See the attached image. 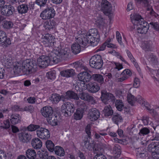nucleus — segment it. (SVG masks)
Listing matches in <instances>:
<instances>
[{
  "instance_id": "1a4fd4ad",
  "label": "nucleus",
  "mask_w": 159,
  "mask_h": 159,
  "mask_svg": "<svg viewBox=\"0 0 159 159\" xmlns=\"http://www.w3.org/2000/svg\"><path fill=\"white\" fill-rule=\"evenodd\" d=\"M149 28V24L144 21L139 22V24L136 25L137 32L141 34H146Z\"/></svg>"
},
{
  "instance_id": "f257e3e1",
  "label": "nucleus",
  "mask_w": 159,
  "mask_h": 159,
  "mask_svg": "<svg viewBox=\"0 0 159 159\" xmlns=\"http://www.w3.org/2000/svg\"><path fill=\"white\" fill-rule=\"evenodd\" d=\"M100 41V36L96 29H91L88 32L79 35L76 39L78 43L82 42V46L84 47L90 43L93 46H96Z\"/></svg>"
},
{
  "instance_id": "9b49d317",
  "label": "nucleus",
  "mask_w": 159,
  "mask_h": 159,
  "mask_svg": "<svg viewBox=\"0 0 159 159\" xmlns=\"http://www.w3.org/2000/svg\"><path fill=\"white\" fill-rule=\"evenodd\" d=\"M3 47L6 48L11 44V41L10 39L7 38V34L5 32L0 31V44H2Z\"/></svg>"
},
{
  "instance_id": "473e14b6",
  "label": "nucleus",
  "mask_w": 159,
  "mask_h": 159,
  "mask_svg": "<svg viewBox=\"0 0 159 159\" xmlns=\"http://www.w3.org/2000/svg\"><path fill=\"white\" fill-rule=\"evenodd\" d=\"M51 118H47V119L48 122L52 126H56L57 125V116L55 115L51 116Z\"/></svg>"
},
{
  "instance_id": "5701e85b",
  "label": "nucleus",
  "mask_w": 159,
  "mask_h": 159,
  "mask_svg": "<svg viewBox=\"0 0 159 159\" xmlns=\"http://www.w3.org/2000/svg\"><path fill=\"white\" fill-rule=\"evenodd\" d=\"M11 57L8 55H3L1 58L2 62L5 66H11L12 65Z\"/></svg>"
},
{
  "instance_id": "393cba45",
  "label": "nucleus",
  "mask_w": 159,
  "mask_h": 159,
  "mask_svg": "<svg viewBox=\"0 0 159 159\" xmlns=\"http://www.w3.org/2000/svg\"><path fill=\"white\" fill-rule=\"evenodd\" d=\"M49 57L50 59V62H52L53 64H57L61 61L59 56L56 54V52L55 53L52 52Z\"/></svg>"
},
{
  "instance_id": "37998d69",
  "label": "nucleus",
  "mask_w": 159,
  "mask_h": 159,
  "mask_svg": "<svg viewBox=\"0 0 159 159\" xmlns=\"http://www.w3.org/2000/svg\"><path fill=\"white\" fill-rule=\"evenodd\" d=\"M2 25L4 28L10 29L12 28L13 24L11 21L6 20L4 21Z\"/></svg>"
},
{
  "instance_id": "9d476101",
  "label": "nucleus",
  "mask_w": 159,
  "mask_h": 159,
  "mask_svg": "<svg viewBox=\"0 0 159 159\" xmlns=\"http://www.w3.org/2000/svg\"><path fill=\"white\" fill-rule=\"evenodd\" d=\"M38 137L43 139H48L50 137V132L48 129L43 127L39 128L36 130Z\"/></svg>"
},
{
  "instance_id": "7c9ffc66",
  "label": "nucleus",
  "mask_w": 159,
  "mask_h": 159,
  "mask_svg": "<svg viewBox=\"0 0 159 159\" xmlns=\"http://www.w3.org/2000/svg\"><path fill=\"white\" fill-rule=\"evenodd\" d=\"M73 64L74 67L78 71L82 69H84L85 70L87 69V68L83 65L82 61H76L73 63Z\"/></svg>"
},
{
  "instance_id": "0eeeda50",
  "label": "nucleus",
  "mask_w": 159,
  "mask_h": 159,
  "mask_svg": "<svg viewBox=\"0 0 159 159\" xmlns=\"http://www.w3.org/2000/svg\"><path fill=\"white\" fill-rule=\"evenodd\" d=\"M34 5V2H31L20 5L17 7L18 11L19 13L25 14L27 13L29 10L33 9Z\"/></svg>"
},
{
  "instance_id": "052dcab7",
  "label": "nucleus",
  "mask_w": 159,
  "mask_h": 159,
  "mask_svg": "<svg viewBox=\"0 0 159 159\" xmlns=\"http://www.w3.org/2000/svg\"><path fill=\"white\" fill-rule=\"evenodd\" d=\"M93 159H107L106 157L102 153H97Z\"/></svg>"
},
{
  "instance_id": "f3484780",
  "label": "nucleus",
  "mask_w": 159,
  "mask_h": 159,
  "mask_svg": "<svg viewBox=\"0 0 159 159\" xmlns=\"http://www.w3.org/2000/svg\"><path fill=\"white\" fill-rule=\"evenodd\" d=\"M100 113L96 108L91 109L88 114V117L91 121L97 120L99 117Z\"/></svg>"
},
{
  "instance_id": "58836bf2",
  "label": "nucleus",
  "mask_w": 159,
  "mask_h": 159,
  "mask_svg": "<svg viewBox=\"0 0 159 159\" xmlns=\"http://www.w3.org/2000/svg\"><path fill=\"white\" fill-rule=\"evenodd\" d=\"M137 2H139L142 4L144 6L146 7L147 11L151 9V6L149 5L148 0H135Z\"/></svg>"
},
{
  "instance_id": "dca6fc26",
  "label": "nucleus",
  "mask_w": 159,
  "mask_h": 159,
  "mask_svg": "<svg viewBox=\"0 0 159 159\" xmlns=\"http://www.w3.org/2000/svg\"><path fill=\"white\" fill-rule=\"evenodd\" d=\"M101 9L104 13H111L112 10V6L111 4L107 0H102L101 4Z\"/></svg>"
},
{
  "instance_id": "a211bd4d",
  "label": "nucleus",
  "mask_w": 159,
  "mask_h": 159,
  "mask_svg": "<svg viewBox=\"0 0 159 159\" xmlns=\"http://www.w3.org/2000/svg\"><path fill=\"white\" fill-rule=\"evenodd\" d=\"M79 96L82 100L91 102L93 104L96 103L94 98L87 93L81 92L79 94Z\"/></svg>"
},
{
  "instance_id": "69168bd1",
  "label": "nucleus",
  "mask_w": 159,
  "mask_h": 159,
  "mask_svg": "<svg viewBox=\"0 0 159 159\" xmlns=\"http://www.w3.org/2000/svg\"><path fill=\"white\" fill-rule=\"evenodd\" d=\"M142 121L145 125H147L149 122V117H144L143 118Z\"/></svg>"
},
{
  "instance_id": "7ed1b4c3",
  "label": "nucleus",
  "mask_w": 159,
  "mask_h": 159,
  "mask_svg": "<svg viewBox=\"0 0 159 159\" xmlns=\"http://www.w3.org/2000/svg\"><path fill=\"white\" fill-rule=\"evenodd\" d=\"M89 64L92 67L98 69H100L103 65L101 57L99 55L93 56L90 59Z\"/></svg>"
},
{
  "instance_id": "5fc2aeb1",
  "label": "nucleus",
  "mask_w": 159,
  "mask_h": 159,
  "mask_svg": "<svg viewBox=\"0 0 159 159\" xmlns=\"http://www.w3.org/2000/svg\"><path fill=\"white\" fill-rule=\"evenodd\" d=\"M50 152H52L54 150L55 154L61 157L65 155L64 150H48Z\"/></svg>"
},
{
  "instance_id": "4468645a",
  "label": "nucleus",
  "mask_w": 159,
  "mask_h": 159,
  "mask_svg": "<svg viewBox=\"0 0 159 159\" xmlns=\"http://www.w3.org/2000/svg\"><path fill=\"white\" fill-rule=\"evenodd\" d=\"M78 78L82 84H85V82H88L90 81L91 79V76L88 72L83 71L78 75Z\"/></svg>"
},
{
  "instance_id": "a19ab883",
  "label": "nucleus",
  "mask_w": 159,
  "mask_h": 159,
  "mask_svg": "<svg viewBox=\"0 0 159 159\" xmlns=\"http://www.w3.org/2000/svg\"><path fill=\"white\" fill-rule=\"evenodd\" d=\"M112 119L113 121L117 125L119 122H121L122 120L121 116L117 113L114 114Z\"/></svg>"
},
{
  "instance_id": "4be33fe9",
  "label": "nucleus",
  "mask_w": 159,
  "mask_h": 159,
  "mask_svg": "<svg viewBox=\"0 0 159 159\" xmlns=\"http://www.w3.org/2000/svg\"><path fill=\"white\" fill-rule=\"evenodd\" d=\"M77 38H76V39ZM76 43H75L72 44L71 46V50L72 52L75 54H76L80 52L81 51L80 47L83 48L85 46H82V42L81 41L80 43H78L76 41Z\"/></svg>"
},
{
  "instance_id": "603ef678",
  "label": "nucleus",
  "mask_w": 159,
  "mask_h": 159,
  "mask_svg": "<svg viewBox=\"0 0 159 159\" xmlns=\"http://www.w3.org/2000/svg\"><path fill=\"white\" fill-rule=\"evenodd\" d=\"M150 132V130L148 128L144 127L140 129L139 134L140 135H147Z\"/></svg>"
},
{
  "instance_id": "20e7f679",
  "label": "nucleus",
  "mask_w": 159,
  "mask_h": 159,
  "mask_svg": "<svg viewBox=\"0 0 159 159\" xmlns=\"http://www.w3.org/2000/svg\"><path fill=\"white\" fill-rule=\"evenodd\" d=\"M74 105L69 102L64 103L61 107L62 113L66 116H70L74 112Z\"/></svg>"
},
{
  "instance_id": "0e129e2a",
  "label": "nucleus",
  "mask_w": 159,
  "mask_h": 159,
  "mask_svg": "<svg viewBox=\"0 0 159 159\" xmlns=\"http://www.w3.org/2000/svg\"><path fill=\"white\" fill-rule=\"evenodd\" d=\"M126 51L127 56L129 58L130 60L132 62H134V61H135V59L133 57L131 52L128 50H126Z\"/></svg>"
},
{
  "instance_id": "aec40b11",
  "label": "nucleus",
  "mask_w": 159,
  "mask_h": 159,
  "mask_svg": "<svg viewBox=\"0 0 159 159\" xmlns=\"http://www.w3.org/2000/svg\"><path fill=\"white\" fill-rule=\"evenodd\" d=\"M56 23L53 20H47L43 24V27L46 30L51 31L55 29Z\"/></svg>"
},
{
  "instance_id": "774afa93",
  "label": "nucleus",
  "mask_w": 159,
  "mask_h": 159,
  "mask_svg": "<svg viewBox=\"0 0 159 159\" xmlns=\"http://www.w3.org/2000/svg\"><path fill=\"white\" fill-rule=\"evenodd\" d=\"M90 126L89 125H88L86 126L85 128V131L86 134H88V137L89 138L91 135V132L90 131Z\"/></svg>"
},
{
  "instance_id": "412c9836",
  "label": "nucleus",
  "mask_w": 159,
  "mask_h": 159,
  "mask_svg": "<svg viewBox=\"0 0 159 159\" xmlns=\"http://www.w3.org/2000/svg\"><path fill=\"white\" fill-rule=\"evenodd\" d=\"M19 138L20 140L23 142H27L31 139V135L27 132L25 131L20 133L19 134Z\"/></svg>"
},
{
  "instance_id": "3c124183",
  "label": "nucleus",
  "mask_w": 159,
  "mask_h": 159,
  "mask_svg": "<svg viewBox=\"0 0 159 159\" xmlns=\"http://www.w3.org/2000/svg\"><path fill=\"white\" fill-rule=\"evenodd\" d=\"M39 127L40 126L39 125L30 124L27 127V129L29 131H32L38 130Z\"/></svg>"
},
{
  "instance_id": "ddd939ff",
  "label": "nucleus",
  "mask_w": 159,
  "mask_h": 159,
  "mask_svg": "<svg viewBox=\"0 0 159 159\" xmlns=\"http://www.w3.org/2000/svg\"><path fill=\"white\" fill-rule=\"evenodd\" d=\"M14 11V7L11 5H4L1 10L2 14L7 16H9L12 15Z\"/></svg>"
},
{
  "instance_id": "6e6d98bb",
  "label": "nucleus",
  "mask_w": 159,
  "mask_h": 159,
  "mask_svg": "<svg viewBox=\"0 0 159 159\" xmlns=\"http://www.w3.org/2000/svg\"><path fill=\"white\" fill-rule=\"evenodd\" d=\"M96 23L98 25L102 26H105L106 25L104 19L101 16H100L98 18L96 21Z\"/></svg>"
},
{
  "instance_id": "bf43d9fd",
  "label": "nucleus",
  "mask_w": 159,
  "mask_h": 159,
  "mask_svg": "<svg viewBox=\"0 0 159 159\" xmlns=\"http://www.w3.org/2000/svg\"><path fill=\"white\" fill-rule=\"evenodd\" d=\"M116 38L119 43L121 45L123 44V43L121 41L122 38L121 35L118 31H117L116 32Z\"/></svg>"
},
{
  "instance_id": "6e6552de",
  "label": "nucleus",
  "mask_w": 159,
  "mask_h": 159,
  "mask_svg": "<svg viewBox=\"0 0 159 159\" xmlns=\"http://www.w3.org/2000/svg\"><path fill=\"white\" fill-rule=\"evenodd\" d=\"M101 98L102 102L105 103L107 101L114 102L115 100V97L112 93L107 92L106 91L103 90L101 92Z\"/></svg>"
},
{
  "instance_id": "680f3d73",
  "label": "nucleus",
  "mask_w": 159,
  "mask_h": 159,
  "mask_svg": "<svg viewBox=\"0 0 159 159\" xmlns=\"http://www.w3.org/2000/svg\"><path fill=\"white\" fill-rule=\"evenodd\" d=\"M47 2V0H36V3L40 7L44 6Z\"/></svg>"
},
{
  "instance_id": "f8f14e48",
  "label": "nucleus",
  "mask_w": 159,
  "mask_h": 159,
  "mask_svg": "<svg viewBox=\"0 0 159 159\" xmlns=\"http://www.w3.org/2000/svg\"><path fill=\"white\" fill-rule=\"evenodd\" d=\"M38 65L42 67H46L50 63V59L49 57L42 55L39 57L37 59Z\"/></svg>"
},
{
  "instance_id": "8fccbe9b",
  "label": "nucleus",
  "mask_w": 159,
  "mask_h": 159,
  "mask_svg": "<svg viewBox=\"0 0 159 159\" xmlns=\"http://www.w3.org/2000/svg\"><path fill=\"white\" fill-rule=\"evenodd\" d=\"M132 74L130 70L126 69L120 74V75H124L125 77H127V79H128L129 77Z\"/></svg>"
},
{
  "instance_id": "e433bc0d",
  "label": "nucleus",
  "mask_w": 159,
  "mask_h": 159,
  "mask_svg": "<svg viewBox=\"0 0 159 159\" xmlns=\"http://www.w3.org/2000/svg\"><path fill=\"white\" fill-rule=\"evenodd\" d=\"M37 154L41 159H47L48 152L45 150H40L38 152Z\"/></svg>"
},
{
  "instance_id": "cd10ccee",
  "label": "nucleus",
  "mask_w": 159,
  "mask_h": 159,
  "mask_svg": "<svg viewBox=\"0 0 159 159\" xmlns=\"http://www.w3.org/2000/svg\"><path fill=\"white\" fill-rule=\"evenodd\" d=\"M31 144L33 147L36 149H39L42 146V142L38 138L33 139L32 141Z\"/></svg>"
},
{
  "instance_id": "f03ea898",
  "label": "nucleus",
  "mask_w": 159,
  "mask_h": 159,
  "mask_svg": "<svg viewBox=\"0 0 159 159\" xmlns=\"http://www.w3.org/2000/svg\"><path fill=\"white\" fill-rule=\"evenodd\" d=\"M15 68L18 74L28 75L37 71L38 66L35 61L28 59L24 61L21 64L18 63Z\"/></svg>"
},
{
  "instance_id": "864d4df0",
  "label": "nucleus",
  "mask_w": 159,
  "mask_h": 159,
  "mask_svg": "<svg viewBox=\"0 0 159 159\" xmlns=\"http://www.w3.org/2000/svg\"><path fill=\"white\" fill-rule=\"evenodd\" d=\"M126 91L124 89H119L116 90V93L117 96L120 98L123 97V96L125 94Z\"/></svg>"
},
{
  "instance_id": "f704fd0d",
  "label": "nucleus",
  "mask_w": 159,
  "mask_h": 159,
  "mask_svg": "<svg viewBox=\"0 0 159 159\" xmlns=\"http://www.w3.org/2000/svg\"><path fill=\"white\" fill-rule=\"evenodd\" d=\"M63 97L60 96L59 94H53L52 95L50 100L53 103H57Z\"/></svg>"
},
{
  "instance_id": "bb28decb",
  "label": "nucleus",
  "mask_w": 159,
  "mask_h": 159,
  "mask_svg": "<svg viewBox=\"0 0 159 159\" xmlns=\"http://www.w3.org/2000/svg\"><path fill=\"white\" fill-rule=\"evenodd\" d=\"M21 117L17 114H12L11 116L10 121L11 123L13 125H16L20 122Z\"/></svg>"
},
{
  "instance_id": "338daca9",
  "label": "nucleus",
  "mask_w": 159,
  "mask_h": 159,
  "mask_svg": "<svg viewBox=\"0 0 159 159\" xmlns=\"http://www.w3.org/2000/svg\"><path fill=\"white\" fill-rule=\"evenodd\" d=\"M3 124L4 125L3 127L6 129L10 127V124L9 120H6L4 121Z\"/></svg>"
},
{
  "instance_id": "2f4dec72",
  "label": "nucleus",
  "mask_w": 159,
  "mask_h": 159,
  "mask_svg": "<svg viewBox=\"0 0 159 159\" xmlns=\"http://www.w3.org/2000/svg\"><path fill=\"white\" fill-rule=\"evenodd\" d=\"M26 154L29 159H35L36 157V153L34 150H27Z\"/></svg>"
},
{
  "instance_id": "2eb2a0df",
  "label": "nucleus",
  "mask_w": 159,
  "mask_h": 159,
  "mask_svg": "<svg viewBox=\"0 0 159 159\" xmlns=\"http://www.w3.org/2000/svg\"><path fill=\"white\" fill-rule=\"evenodd\" d=\"M41 112L43 115L45 117L47 118H51L54 114H53V110L52 108L49 106H45L43 107L41 110Z\"/></svg>"
},
{
  "instance_id": "49530a36",
  "label": "nucleus",
  "mask_w": 159,
  "mask_h": 159,
  "mask_svg": "<svg viewBox=\"0 0 159 159\" xmlns=\"http://www.w3.org/2000/svg\"><path fill=\"white\" fill-rule=\"evenodd\" d=\"M147 154L146 150H139L136 152V156L139 158L143 157Z\"/></svg>"
},
{
  "instance_id": "b1692460",
  "label": "nucleus",
  "mask_w": 159,
  "mask_h": 159,
  "mask_svg": "<svg viewBox=\"0 0 159 159\" xmlns=\"http://www.w3.org/2000/svg\"><path fill=\"white\" fill-rule=\"evenodd\" d=\"M131 19L132 23L136 25L139 24V22L144 21L140 15L135 13L131 16Z\"/></svg>"
},
{
  "instance_id": "a18cd8bd",
  "label": "nucleus",
  "mask_w": 159,
  "mask_h": 159,
  "mask_svg": "<svg viewBox=\"0 0 159 159\" xmlns=\"http://www.w3.org/2000/svg\"><path fill=\"white\" fill-rule=\"evenodd\" d=\"M127 100L128 102L130 104L132 105L137 100V98L132 95L131 93L128 94Z\"/></svg>"
},
{
  "instance_id": "c03bdc74",
  "label": "nucleus",
  "mask_w": 159,
  "mask_h": 159,
  "mask_svg": "<svg viewBox=\"0 0 159 159\" xmlns=\"http://www.w3.org/2000/svg\"><path fill=\"white\" fill-rule=\"evenodd\" d=\"M115 105L117 109L121 111L124 107V104L122 100H117L115 102Z\"/></svg>"
},
{
  "instance_id": "39448f33",
  "label": "nucleus",
  "mask_w": 159,
  "mask_h": 159,
  "mask_svg": "<svg viewBox=\"0 0 159 159\" xmlns=\"http://www.w3.org/2000/svg\"><path fill=\"white\" fill-rule=\"evenodd\" d=\"M42 43L45 47H57L55 40V38L52 35L47 34L43 36Z\"/></svg>"
},
{
  "instance_id": "4d7b16f0",
  "label": "nucleus",
  "mask_w": 159,
  "mask_h": 159,
  "mask_svg": "<svg viewBox=\"0 0 159 159\" xmlns=\"http://www.w3.org/2000/svg\"><path fill=\"white\" fill-rule=\"evenodd\" d=\"M47 76L48 78L51 80L54 79L55 78V72L54 71H51L47 73Z\"/></svg>"
},
{
  "instance_id": "ea45409f",
  "label": "nucleus",
  "mask_w": 159,
  "mask_h": 159,
  "mask_svg": "<svg viewBox=\"0 0 159 159\" xmlns=\"http://www.w3.org/2000/svg\"><path fill=\"white\" fill-rule=\"evenodd\" d=\"M92 78L95 81L102 84L104 82V79L102 76L100 74H95L92 75Z\"/></svg>"
},
{
  "instance_id": "de8ad7c7",
  "label": "nucleus",
  "mask_w": 159,
  "mask_h": 159,
  "mask_svg": "<svg viewBox=\"0 0 159 159\" xmlns=\"http://www.w3.org/2000/svg\"><path fill=\"white\" fill-rule=\"evenodd\" d=\"M82 117V111L79 109H77L74 114L75 119L76 120H79L81 119Z\"/></svg>"
},
{
  "instance_id": "6ab92c4d",
  "label": "nucleus",
  "mask_w": 159,
  "mask_h": 159,
  "mask_svg": "<svg viewBox=\"0 0 159 159\" xmlns=\"http://www.w3.org/2000/svg\"><path fill=\"white\" fill-rule=\"evenodd\" d=\"M86 89H87L88 91L92 93L97 92L99 89V87L96 83H89L87 84H85Z\"/></svg>"
},
{
  "instance_id": "e2e57ef3",
  "label": "nucleus",
  "mask_w": 159,
  "mask_h": 159,
  "mask_svg": "<svg viewBox=\"0 0 159 159\" xmlns=\"http://www.w3.org/2000/svg\"><path fill=\"white\" fill-rule=\"evenodd\" d=\"M133 86L135 88H138L140 86V81L139 79L137 78H135L134 80Z\"/></svg>"
},
{
  "instance_id": "72a5a7b5",
  "label": "nucleus",
  "mask_w": 159,
  "mask_h": 159,
  "mask_svg": "<svg viewBox=\"0 0 159 159\" xmlns=\"http://www.w3.org/2000/svg\"><path fill=\"white\" fill-rule=\"evenodd\" d=\"M73 88L77 91H81L86 89L85 84H82V83L77 84H75L73 85Z\"/></svg>"
},
{
  "instance_id": "13d9d810",
  "label": "nucleus",
  "mask_w": 159,
  "mask_h": 159,
  "mask_svg": "<svg viewBox=\"0 0 159 159\" xmlns=\"http://www.w3.org/2000/svg\"><path fill=\"white\" fill-rule=\"evenodd\" d=\"M150 25L157 31H159V23L157 22H151L150 23Z\"/></svg>"
},
{
  "instance_id": "c85d7f7f",
  "label": "nucleus",
  "mask_w": 159,
  "mask_h": 159,
  "mask_svg": "<svg viewBox=\"0 0 159 159\" xmlns=\"http://www.w3.org/2000/svg\"><path fill=\"white\" fill-rule=\"evenodd\" d=\"M74 70L73 69L63 70L60 72L61 76L66 77H71L74 75Z\"/></svg>"
},
{
  "instance_id": "423d86ee",
  "label": "nucleus",
  "mask_w": 159,
  "mask_h": 159,
  "mask_svg": "<svg viewBox=\"0 0 159 159\" xmlns=\"http://www.w3.org/2000/svg\"><path fill=\"white\" fill-rule=\"evenodd\" d=\"M55 14V11L52 7L46 8L42 11L40 16L42 19L44 20H49L54 17Z\"/></svg>"
},
{
  "instance_id": "c756f323",
  "label": "nucleus",
  "mask_w": 159,
  "mask_h": 159,
  "mask_svg": "<svg viewBox=\"0 0 159 159\" xmlns=\"http://www.w3.org/2000/svg\"><path fill=\"white\" fill-rule=\"evenodd\" d=\"M46 146L47 149H63L60 146H57L54 147V145L51 140H48L46 142Z\"/></svg>"
},
{
  "instance_id": "c9c22d12",
  "label": "nucleus",
  "mask_w": 159,
  "mask_h": 159,
  "mask_svg": "<svg viewBox=\"0 0 159 159\" xmlns=\"http://www.w3.org/2000/svg\"><path fill=\"white\" fill-rule=\"evenodd\" d=\"M103 111L105 115L107 116H111L113 113L111 107L110 105L106 106L103 110Z\"/></svg>"
},
{
  "instance_id": "09e8293b",
  "label": "nucleus",
  "mask_w": 159,
  "mask_h": 159,
  "mask_svg": "<svg viewBox=\"0 0 159 159\" xmlns=\"http://www.w3.org/2000/svg\"><path fill=\"white\" fill-rule=\"evenodd\" d=\"M148 59L151 62V63L153 65H157L158 63V61L156 58V57L152 54L150 55Z\"/></svg>"
},
{
  "instance_id": "79ce46f5",
  "label": "nucleus",
  "mask_w": 159,
  "mask_h": 159,
  "mask_svg": "<svg viewBox=\"0 0 159 159\" xmlns=\"http://www.w3.org/2000/svg\"><path fill=\"white\" fill-rule=\"evenodd\" d=\"M152 42L151 41H145L142 44L143 49L145 51H149L150 50L151 47Z\"/></svg>"
},
{
  "instance_id": "a878e982",
  "label": "nucleus",
  "mask_w": 159,
  "mask_h": 159,
  "mask_svg": "<svg viewBox=\"0 0 159 159\" xmlns=\"http://www.w3.org/2000/svg\"><path fill=\"white\" fill-rule=\"evenodd\" d=\"M56 52V54L59 56L61 60L63 59H65L66 58H67L69 53L65 49L58 50V51Z\"/></svg>"
},
{
  "instance_id": "4c0bfd02",
  "label": "nucleus",
  "mask_w": 159,
  "mask_h": 159,
  "mask_svg": "<svg viewBox=\"0 0 159 159\" xmlns=\"http://www.w3.org/2000/svg\"><path fill=\"white\" fill-rule=\"evenodd\" d=\"M66 95L70 98L76 100L79 99V97L77 93L73 91H68L66 93Z\"/></svg>"
}]
</instances>
